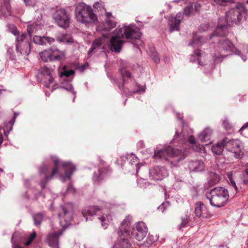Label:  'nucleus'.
I'll list each match as a JSON object with an SVG mask.
<instances>
[{"instance_id": "f257e3e1", "label": "nucleus", "mask_w": 248, "mask_h": 248, "mask_svg": "<svg viewBox=\"0 0 248 248\" xmlns=\"http://www.w3.org/2000/svg\"><path fill=\"white\" fill-rule=\"evenodd\" d=\"M248 13V10L245 5L243 3H238L226 13L225 18H219L217 28L210 37V40L217 42L214 48L215 50L211 52L216 62H221L223 58L230 55L231 52L234 49L233 45L229 40L218 37L224 36L227 34L229 26L237 24L245 20Z\"/></svg>"}, {"instance_id": "f8f14e48", "label": "nucleus", "mask_w": 248, "mask_h": 248, "mask_svg": "<svg viewBox=\"0 0 248 248\" xmlns=\"http://www.w3.org/2000/svg\"><path fill=\"white\" fill-rule=\"evenodd\" d=\"M74 74L75 71L73 70H69L65 66H64L62 70L59 72L60 87L71 92L74 94L73 101H74L76 98V92L71 84V82Z\"/></svg>"}, {"instance_id": "6ab92c4d", "label": "nucleus", "mask_w": 248, "mask_h": 248, "mask_svg": "<svg viewBox=\"0 0 248 248\" xmlns=\"http://www.w3.org/2000/svg\"><path fill=\"white\" fill-rule=\"evenodd\" d=\"M168 175L167 170L163 167L154 166L149 170V176L151 179L160 181Z\"/></svg>"}, {"instance_id": "680f3d73", "label": "nucleus", "mask_w": 248, "mask_h": 248, "mask_svg": "<svg viewBox=\"0 0 248 248\" xmlns=\"http://www.w3.org/2000/svg\"><path fill=\"white\" fill-rule=\"evenodd\" d=\"M248 128V122L247 123H246V124H245L241 128H240V131L244 130V129L245 128Z\"/></svg>"}, {"instance_id": "13d9d810", "label": "nucleus", "mask_w": 248, "mask_h": 248, "mask_svg": "<svg viewBox=\"0 0 248 248\" xmlns=\"http://www.w3.org/2000/svg\"><path fill=\"white\" fill-rule=\"evenodd\" d=\"M26 5H31L33 4L34 0H23Z\"/></svg>"}, {"instance_id": "0e129e2a", "label": "nucleus", "mask_w": 248, "mask_h": 248, "mask_svg": "<svg viewBox=\"0 0 248 248\" xmlns=\"http://www.w3.org/2000/svg\"><path fill=\"white\" fill-rule=\"evenodd\" d=\"M48 209L50 211H54L55 210V208L54 206V204L53 202H51L50 205H49Z\"/></svg>"}, {"instance_id": "bf43d9fd", "label": "nucleus", "mask_w": 248, "mask_h": 248, "mask_svg": "<svg viewBox=\"0 0 248 248\" xmlns=\"http://www.w3.org/2000/svg\"><path fill=\"white\" fill-rule=\"evenodd\" d=\"M176 116L178 120H182V118L183 117V114H181V113L179 112H177L176 113Z\"/></svg>"}, {"instance_id": "9d476101", "label": "nucleus", "mask_w": 248, "mask_h": 248, "mask_svg": "<svg viewBox=\"0 0 248 248\" xmlns=\"http://www.w3.org/2000/svg\"><path fill=\"white\" fill-rule=\"evenodd\" d=\"M228 190L224 187H215L211 190L207 198L211 206L220 208L225 205L229 200Z\"/></svg>"}, {"instance_id": "a19ab883", "label": "nucleus", "mask_w": 248, "mask_h": 248, "mask_svg": "<svg viewBox=\"0 0 248 248\" xmlns=\"http://www.w3.org/2000/svg\"><path fill=\"white\" fill-rule=\"evenodd\" d=\"M93 8L101 12H106L104 3L101 1H96L93 4Z\"/></svg>"}, {"instance_id": "864d4df0", "label": "nucleus", "mask_w": 248, "mask_h": 248, "mask_svg": "<svg viewBox=\"0 0 248 248\" xmlns=\"http://www.w3.org/2000/svg\"><path fill=\"white\" fill-rule=\"evenodd\" d=\"M209 24L208 23L203 24L202 25L199 29L200 32H204L208 30L209 28Z\"/></svg>"}, {"instance_id": "7c9ffc66", "label": "nucleus", "mask_w": 248, "mask_h": 248, "mask_svg": "<svg viewBox=\"0 0 248 248\" xmlns=\"http://www.w3.org/2000/svg\"><path fill=\"white\" fill-rule=\"evenodd\" d=\"M225 145L223 142V139L215 145H213L211 148L212 152L216 155H220L222 153Z\"/></svg>"}, {"instance_id": "ea45409f", "label": "nucleus", "mask_w": 248, "mask_h": 248, "mask_svg": "<svg viewBox=\"0 0 248 248\" xmlns=\"http://www.w3.org/2000/svg\"><path fill=\"white\" fill-rule=\"evenodd\" d=\"M7 57L11 61L15 62L16 61V56L14 53V48L13 47H9L7 50Z\"/></svg>"}, {"instance_id": "c9c22d12", "label": "nucleus", "mask_w": 248, "mask_h": 248, "mask_svg": "<svg viewBox=\"0 0 248 248\" xmlns=\"http://www.w3.org/2000/svg\"><path fill=\"white\" fill-rule=\"evenodd\" d=\"M203 210H205V205L200 202H197L195 209L196 216L198 217H201Z\"/></svg>"}, {"instance_id": "39448f33", "label": "nucleus", "mask_w": 248, "mask_h": 248, "mask_svg": "<svg viewBox=\"0 0 248 248\" xmlns=\"http://www.w3.org/2000/svg\"><path fill=\"white\" fill-rule=\"evenodd\" d=\"M36 15H39L36 18V22L28 26L27 31L28 35L26 33H22L18 35L16 39V48L18 55L23 56L28 55L31 52V42L30 39L32 33H36L42 29L43 22L42 16L39 12H36Z\"/></svg>"}, {"instance_id": "473e14b6", "label": "nucleus", "mask_w": 248, "mask_h": 248, "mask_svg": "<svg viewBox=\"0 0 248 248\" xmlns=\"http://www.w3.org/2000/svg\"><path fill=\"white\" fill-rule=\"evenodd\" d=\"M196 61H198L199 64L200 65H203L205 64L202 62V56H201L200 51L198 49H195L194 54L191 55L190 57V61L194 62Z\"/></svg>"}, {"instance_id": "bb28decb", "label": "nucleus", "mask_w": 248, "mask_h": 248, "mask_svg": "<svg viewBox=\"0 0 248 248\" xmlns=\"http://www.w3.org/2000/svg\"><path fill=\"white\" fill-rule=\"evenodd\" d=\"M33 41L35 44L43 46L51 44L54 41V39L49 37L35 35L33 38Z\"/></svg>"}, {"instance_id": "6e6d98bb", "label": "nucleus", "mask_w": 248, "mask_h": 248, "mask_svg": "<svg viewBox=\"0 0 248 248\" xmlns=\"http://www.w3.org/2000/svg\"><path fill=\"white\" fill-rule=\"evenodd\" d=\"M42 196L43 198H45V196L41 192H39L37 195H35L34 198H32L33 200H37L39 197Z\"/></svg>"}, {"instance_id": "9b49d317", "label": "nucleus", "mask_w": 248, "mask_h": 248, "mask_svg": "<svg viewBox=\"0 0 248 248\" xmlns=\"http://www.w3.org/2000/svg\"><path fill=\"white\" fill-rule=\"evenodd\" d=\"M74 207L72 203L61 205L58 211L60 223L63 228H66L71 223L73 217Z\"/></svg>"}, {"instance_id": "2eb2a0df", "label": "nucleus", "mask_w": 248, "mask_h": 248, "mask_svg": "<svg viewBox=\"0 0 248 248\" xmlns=\"http://www.w3.org/2000/svg\"><path fill=\"white\" fill-rule=\"evenodd\" d=\"M53 17L57 25L62 28H66L69 26L70 16L64 9H59L53 13Z\"/></svg>"}, {"instance_id": "69168bd1", "label": "nucleus", "mask_w": 248, "mask_h": 248, "mask_svg": "<svg viewBox=\"0 0 248 248\" xmlns=\"http://www.w3.org/2000/svg\"><path fill=\"white\" fill-rule=\"evenodd\" d=\"M30 181L28 179H25L24 181V184L25 186L28 187L29 186Z\"/></svg>"}, {"instance_id": "79ce46f5", "label": "nucleus", "mask_w": 248, "mask_h": 248, "mask_svg": "<svg viewBox=\"0 0 248 248\" xmlns=\"http://www.w3.org/2000/svg\"><path fill=\"white\" fill-rule=\"evenodd\" d=\"M138 185L141 188H145L149 186V184L147 180L140 178L138 181Z\"/></svg>"}, {"instance_id": "5701e85b", "label": "nucleus", "mask_w": 248, "mask_h": 248, "mask_svg": "<svg viewBox=\"0 0 248 248\" xmlns=\"http://www.w3.org/2000/svg\"><path fill=\"white\" fill-rule=\"evenodd\" d=\"M105 17V20L103 24L105 30L109 31L116 26L117 22L115 18L111 12H106Z\"/></svg>"}, {"instance_id": "7ed1b4c3", "label": "nucleus", "mask_w": 248, "mask_h": 248, "mask_svg": "<svg viewBox=\"0 0 248 248\" xmlns=\"http://www.w3.org/2000/svg\"><path fill=\"white\" fill-rule=\"evenodd\" d=\"M140 32L135 25H124L122 27L119 26L110 39V49L112 51L120 52L124 43V38L135 40L136 42V44L133 43L134 45L139 46L142 44V41L140 39Z\"/></svg>"}, {"instance_id": "052dcab7", "label": "nucleus", "mask_w": 248, "mask_h": 248, "mask_svg": "<svg viewBox=\"0 0 248 248\" xmlns=\"http://www.w3.org/2000/svg\"><path fill=\"white\" fill-rule=\"evenodd\" d=\"M194 6H195V10L198 11L201 8V5L200 3H196L195 4Z\"/></svg>"}, {"instance_id": "de8ad7c7", "label": "nucleus", "mask_w": 248, "mask_h": 248, "mask_svg": "<svg viewBox=\"0 0 248 248\" xmlns=\"http://www.w3.org/2000/svg\"><path fill=\"white\" fill-rule=\"evenodd\" d=\"M170 205V203L168 202H165L162 203L161 205H160L158 207V209L159 211L162 212V213H164L167 208L169 207Z\"/></svg>"}, {"instance_id": "c03bdc74", "label": "nucleus", "mask_w": 248, "mask_h": 248, "mask_svg": "<svg viewBox=\"0 0 248 248\" xmlns=\"http://www.w3.org/2000/svg\"><path fill=\"white\" fill-rule=\"evenodd\" d=\"M222 125L226 130L230 129L232 127V124L230 123L227 118H224L222 121Z\"/></svg>"}, {"instance_id": "4be33fe9", "label": "nucleus", "mask_w": 248, "mask_h": 248, "mask_svg": "<svg viewBox=\"0 0 248 248\" xmlns=\"http://www.w3.org/2000/svg\"><path fill=\"white\" fill-rule=\"evenodd\" d=\"M17 236V233H15L12 236L11 242L12 243L13 248H23L21 246V245L23 243L25 246H29L32 242L33 240L36 236L35 232H33L28 237L27 241L25 243H22L21 241H17L16 237Z\"/></svg>"}, {"instance_id": "0eeeda50", "label": "nucleus", "mask_w": 248, "mask_h": 248, "mask_svg": "<svg viewBox=\"0 0 248 248\" xmlns=\"http://www.w3.org/2000/svg\"><path fill=\"white\" fill-rule=\"evenodd\" d=\"M171 142V143H177L180 145V147H184L188 143L195 151L204 153L205 152L204 147L196 140L192 135V130L183 124L181 130H176L174 138Z\"/></svg>"}, {"instance_id": "a18cd8bd", "label": "nucleus", "mask_w": 248, "mask_h": 248, "mask_svg": "<svg viewBox=\"0 0 248 248\" xmlns=\"http://www.w3.org/2000/svg\"><path fill=\"white\" fill-rule=\"evenodd\" d=\"M189 219L188 217L186 215L185 217H182L181 223L179 225V229H181L182 228L185 227L187 223L188 222Z\"/></svg>"}, {"instance_id": "f03ea898", "label": "nucleus", "mask_w": 248, "mask_h": 248, "mask_svg": "<svg viewBox=\"0 0 248 248\" xmlns=\"http://www.w3.org/2000/svg\"><path fill=\"white\" fill-rule=\"evenodd\" d=\"M49 159L54 164V167L52 169L49 176L48 174L50 172V165L46 162L42 164L39 169V174H43L44 176V179L40 182L41 186L42 189L45 188L46 183L52 179L55 174L59 175L62 178L63 182L65 181V178L63 177L62 173L60 171L61 166L64 172L66 178L68 180L71 179V176L76 170L75 165L72 162L63 161L55 155H50Z\"/></svg>"}, {"instance_id": "338daca9", "label": "nucleus", "mask_w": 248, "mask_h": 248, "mask_svg": "<svg viewBox=\"0 0 248 248\" xmlns=\"http://www.w3.org/2000/svg\"><path fill=\"white\" fill-rule=\"evenodd\" d=\"M3 140V137L2 134V132H1V129H0V145L2 143Z\"/></svg>"}, {"instance_id": "4c0bfd02", "label": "nucleus", "mask_w": 248, "mask_h": 248, "mask_svg": "<svg viewBox=\"0 0 248 248\" xmlns=\"http://www.w3.org/2000/svg\"><path fill=\"white\" fill-rule=\"evenodd\" d=\"M209 1L214 6H226L230 2V0H209Z\"/></svg>"}, {"instance_id": "ddd939ff", "label": "nucleus", "mask_w": 248, "mask_h": 248, "mask_svg": "<svg viewBox=\"0 0 248 248\" xmlns=\"http://www.w3.org/2000/svg\"><path fill=\"white\" fill-rule=\"evenodd\" d=\"M193 10V4L191 3L186 6L184 9L183 14L179 12L175 16H170L169 18V25L170 26L169 31L172 32L174 31H177L179 30V26L181 21L183 19V15L188 16L190 15Z\"/></svg>"}, {"instance_id": "49530a36", "label": "nucleus", "mask_w": 248, "mask_h": 248, "mask_svg": "<svg viewBox=\"0 0 248 248\" xmlns=\"http://www.w3.org/2000/svg\"><path fill=\"white\" fill-rule=\"evenodd\" d=\"M228 179L232 184V186L235 188V190H237V187L236 186V183L233 179V177L232 173H228Z\"/></svg>"}, {"instance_id": "c85d7f7f", "label": "nucleus", "mask_w": 248, "mask_h": 248, "mask_svg": "<svg viewBox=\"0 0 248 248\" xmlns=\"http://www.w3.org/2000/svg\"><path fill=\"white\" fill-rule=\"evenodd\" d=\"M19 113L18 112H14L13 119L9 122H5L4 123V128L3 129V132L6 136H7L9 132L12 130L16 119Z\"/></svg>"}, {"instance_id": "37998d69", "label": "nucleus", "mask_w": 248, "mask_h": 248, "mask_svg": "<svg viewBox=\"0 0 248 248\" xmlns=\"http://www.w3.org/2000/svg\"><path fill=\"white\" fill-rule=\"evenodd\" d=\"M136 87L138 88V90L133 92V93H144L145 92L146 86L145 85L143 86L140 85V84L136 83Z\"/></svg>"}, {"instance_id": "58836bf2", "label": "nucleus", "mask_w": 248, "mask_h": 248, "mask_svg": "<svg viewBox=\"0 0 248 248\" xmlns=\"http://www.w3.org/2000/svg\"><path fill=\"white\" fill-rule=\"evenodd\" d=\"M8 30L9 32H11L15 36L17 37L18 35H20L22 32H19L16 27V26L13 24H8L7 25Z\"/></svg>"}, {"instance_id": "2f4dec72", "label": "nucleus", "mask_w": 248, "mask_h": 248, "mask_svg": "<svg viewBox=\"0 0 248 248\" xmlns=\"http://www.w3.org/2000/svg\"><path fill=\"white\" fill-rule=\"evenodd\" d=\"M58 41L60 43L71 44L73 42L72 38L68 34H62L57 36Z\"/></svg>"}, {"instance_id": "c756f323", "label": "nucleus", "mask_w": 248, "mask_h": 248, "mask_svg": "<svg viewBox=\"0 0 248 248\" xmlns=\"http://www.w3.org/2000/svg\"><path fill=\"white\" fill-rule=\"evenodd\" d=\"M0 13L5 17L11 15V6L8 0H4V3L0 8Z\"/></svg>"}, {"instance_id": "4468645a", "label": "nucleus", "mask_w": 248, "mask_h": 248, "mask_svg": "<svg viewBox=\"0 0 248 248\" xmlns=\"http://www.w3.org/2000/svg\"><path fill=\"white\" fill-rule=\"evenodd\" d=\"M226 150L233 154L236 158H241L244 155V147L242 142L238 139H223Z\"/></svg>"}, {"instance_id": "3c124183", "label": "nucleus", "mask_w": 248, "mask_h": 248, "mask_svg": "<svg viewBox=\"0 0 248 248\" xmlns=\"http://www.w3.org/2000/svg\"><path fill=\"white\" fill-rule=\"evenodd\" d=\"M234 53H235V55H238V56H240V57L242 59V60L244 62L246 61V60H247V57H246L245 55H244L242 54L241 53V52L239 50H236L235 51Z\"/></svg>"}, {"instance_id": "b1692460", "label": "nucleus", "mask_w": 248, "mask_h": 248, "mask_svg": "<svg viewBox=\"0 0 248 248\" xmlns=\"http://www.w3.org/2000/svg\"><path fill=\"white\" fill-rule=\"evenodd\" d=\"M213 134V129L207 126L198 134V137L201 142H207L211 140Z\"/></svg>"}, {"instance_id": "dca6fc26", "label": "nucleus", "mask_w": 248, "mask_h": 248, "mask_svg": "<svg viewBox=\"0 0 248 248\" xmlns=\"http://www.w3.org/2000/svg\"><path fill=\"white\" fill-rule=\"evenodd\" d=\"M41 59L45 62L59 61L64 58V53L56 47H53L40 53Z\"/></svg>"}, {"instance_id": "20e7f679", "label": "nucleus", "mask_w": 248, "mask_h": 248, "mask_svg": "<svg viewBox=\"0 0 248 248\" xmlns=\"http://www.w3.org/2000/svg\"><path fill=\"white\" fill-rule=\"evenodd\" d=\"M131 220L132 217L127 216L121 223L118 231V235L123 243L125 244V248L131 246L129 239L133 237L136 240L140 241L145 237L148 232V229L145 223L143 222H139L133 227L130 233L129 231Z\"/></svg>"}, {"instance_id": "a878e982", "label": "nucleus", "mask_w": 248, "mask_h": 248, "mask_svg": "<svg viewBox=\"0 0 248 248\" xmlns=\"http://www.w3.org/2000/svg\"><path fill=\"white\" fill-rule=\"evenodd\" d=\"M207 40V39L202 36L200 34H194L193 40L189 44V45L196 49L202 46L204 43H206Z\"/></svg>"}, {"instance_id": "f3484780", "label": "nucleus", "mask_w": 248, "mask_h": 248, "mask_svg": "<svg viewBox=\"0 0 248 248\" xmlns=\"http://www.w3.org/2000/svg\"><path fill=\"white\" fill-rule=\"evenodd\" d=\"M55 71L51 67L46 66L42 67L40 69L41 81L47 88H51L50 84L53 83Z\"/></svg>"}, {"instance_id": "423d86ee", "label": "nucleus", "mask_w": 248, "mask_h": 248, "mask_svg": "<svg viewBox=\"0 0 248 248\" xmlns=\"http://www.w3.org/2000/svg\"><path fill=\"white\" fill-rule=\"evenodd\" d=\"M187 153L186 150L182 151V149L174 148L168 145L162 149H155L154 157L155 159L167 162L171 168H173L178 166V163L185 158Z\"/></svg>"}, {"instance_id": "aec40b11", "label": "nucleus", "mask_w": 248, "mask_h": 248, "mask_svg": "<svg viewBox=\"0 0 248 248\" xmlns=\"http://www.w3.org/2000/svg\"><path fill=\"white\" fill-rule=\"evenodd\" d=\"M105 39L102 38H99L95 40L91 46L88 54L89 55L91 53L101 52L104 51L105 47Z\"/></svg>"}, {"instance_id": "393cba45", "label": "nucleus", "mask_w": 248, "mask_h": 248, "mask_svg": "<svg viewBox=\"0 0 248 248\" xmlns=\"http://www.w3.org/2000/svg\"><path fill=\"white\" fill-rule=\"evenodd\" d=\"M126 158L131 166H135L137 174H138L140 168L144 166V163L139 162L138 158L133 154H127L126 155Z\"/></svg>"}, {"instance_id": "412c9836", "label": "nucleus", "mask_w": 248, "mask_h": 248, "mask_svg": "<svg viewBox=\"0 0 248 248\" xmlns=\"http://www.w3.org/2000/svg\"><path fill=\"white\" fill-rule=\"evenodd\" d=\"M62 233L63 231L61 230L58 232L49 233L46 240L48 245L52 248H59L58 238Z\"/></svg>"}, {"instance_id": "e2e57ef3", "label": "nucleus", "mask_w": 248, "mask_h": 248, "mask_svg": "<svg viewBox=\"0 0 248 248\" xmlns=\"http://www.w3.org/2000/svg\"><path fill=\"white\" fill-rule=\"evenodd\" d=\"M248 128V122L247 123H246V124H245L241 128H240V131L244 130V129L245 128Z\"/></svg>"}, {"instance_id": "1a4fd4ad", "label": "nucleus", "mask_w": 248, "mask_h": 248, "mask_svg": "<svg viewBox=\"0 0 248 248\" xmlns=\"http://www.w3.org/2000/svg\"><path fill=\"white\" fill-rule=\"evenodd\" d=\"M82 214L86 220H91L94 215L98 216V218L101 222L102 226L106 229L109 222L112 220V214L109 212H103L101 208L97 206H89L85 207L82 210Z\"/></svg>"}, {"instance_id": "5fc2aeb1", "label": "nucleus", "mask_w": 248, "mask_h": 248, "mask_svg": "<svg viewBox=\"0 0 248 248\" xmlns=\"http://www.w3.org/2000/svg\"><path fill=\"white\" fill-rule=\"evenodd\" d=\"M243 181L245 184H248V169L246 170Z\"/></svg>"}, {"instance_id": "09e8293b", "label": "nucleus", "mask_w": 248, "mask_h": 248, "mask_svg": "<svg viewBox=\"0 0 248 248\" xmlns=\"http://www.w3.org/2000/svg\"><path fill=\"white\" fill-rule=\"evenodd\" d=\"M213 178H212L210 181H209V183L210 185H214L215 184H216L219 181V177L218 176V175L216 174H214L213 175Z\"/></svg>"}, {"instance_id": "f704fd0d", "label": "nucleus", "mask_w": 248, "mask_h": 248, "mask_svg": "<svg viewBox=\"0 0 248 248\" xmlns=\"http://www.w3.org/2000/svg\"><path fill=\"white\" fill-rule=\"evenodd\" d=\"M120 72H121V74L122 76L123 80V83L122 86L118 84V87H119V89H121V88H122L123 87L124 84L126 82V78H128V79H129L130 80H132V77L131 76L130 73L129 71H128L125 69L121 70Z\"/></svg>"}, {"instance_id": "e433bc0d", "label": "nucleus", "mask_w": 248, "mask_h": 248, "mask_svg": "<svg viewBox=\"0 0 248 248\" xmlns=\"http://www.w3.org/2000/svg\"><path fill=\"white\" fill-rule=\"evenodd\" d=\"M157 240V238L156 236L149 234L146 239V241L144 243V245L146 247H149Z\"/></svg>"}, {"instance_id": "8fccbe9b", "label": "nucleus", "mask_w": 248, "mask_h": 248, "mask_svg": "<svg viewBox=\"0 0 248 248\" xmlns=\"http://www.w3.org/2000/svg\"><path fill=\"white\" fill-rule=\"evenodd\" d=\"M153 61L156 63H158L160 62V58L156 52H153L151 55Z\"/></svg>"}, {"instance_id": "cd10ccee", "label": "nucleus", "mask_w": 248, "mask_h": 248, "mask_svg": "<svg viewBox=\"0 0 248 248\" xmlns=\"http://www.w3.org/2000/svg\"><path fill=\"white\" fill-rule=\"evenodd\" d=\"M204 165L201 160L191 161L188 164V168L190 171H201L203 170Z\"/></svg>"}, {"instance_id": "603ef678", "label": "nucleus", "mask_w": 248, "mask_h": 248, "mask_svg": "<svg viewBox=\"0 0 248 248\" xmlns=\"http://www.w3.org/2000/svg\"><path fill=\"white\" fill-rule=\"evenodd\" d=\"M210 215V213L208 212V209H207L206 207L205 206V210H203L202 212V215L201 216V217H202L203 218H206L208 217Z\"/></svg>"}, {"instance_id": "4d7b16f0", "label": "nucleus", "mask_w": 248, "mask_h": 248, "mask_svg": "<svg viewBox=\"0 0 248 248\" xmlns=\"http://www.w3.org/2000/svg\"><path fill=\"white\" fill-rule=\"evenodd\" d=\"M75 191V189L73 188L72 185L70 184L67 187V192H74Z\"/></svg>"}, {"instance_id": "a211bd4d", "label": "nucleus", "mask_w": 248, "mask_h": 248, "mask_svg": "<svg viewBox=\"0 0 248 248\" xmlns=\"http://www.w3.org/2000/svg\"><path fill=\"white\" fill-rule=\"evenodd\" d=\"M109 173L108 167L104 161H100L97 172L94 173L93 180L94 183L98 184L103 181Z\"/></svg>"}, {"instance_id": "6e6552de", "label": "nucleus", "mask_w": 248, "mask_h": 248, "mask_svg": "<svg viewBox=\"0 0 248 248\" xmlns=\"http://www.w3.org/2000/svg\"><path fill=\"white\" fill-rule=\"evenodd\" d=\"M75 16L78 21L87 25L95 24L97 21V17L93 13L91 6L85 3H78L75 9Z\"/></svg>"}, {"instance_id": "72a5a7b5", "label": "nucleus", "mask_w": 248, "mask_h": 248, "mask_svg": "<svg viewBox=\"0 0 248 248\" xmlns=\"http://www.w3.org/2000/svg\"><path fill=\"white\" fill-rule=\"evenodd\" d=\"M34 224L36 226H38L40 225L42 221L45 217L44 213H38L32 215Z\"/></svg>"}, {"instance_id": "774afa93", "label": "nucleus", "mask_w": 248, "mask_h": 248, "mask_svg": "<svg viewBox=\"0 0 248 248\" xmlns=\"http://www.w3.org/2000/svg\"><path fill=\"white\" fill-rule=\"evenodd\" d=\"M138 145L140 148H143L144 146V143H143V141H140L138 142Z\"/></svg>"}]
</instances>
